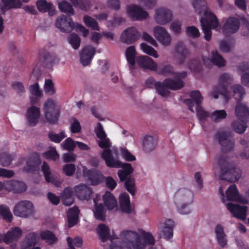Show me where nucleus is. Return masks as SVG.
Here are the masks:
<instances>
[{
  "label": "nucleus",
  "instance_id": "obj_58",
  "mask_svg": "<svg viewBox=\"0 0 249 249\" xmlns=\"http://www.w3.org/2000/svg\"><path fill=\"white\" fill-rule=\"evenodd\" d=\"M40 59L46 67L51 66L54 60V57L46 51L42 52Z\"/></svg>",
  "mask_w": 249,
  "mask_h": 249
},
{
  "label": "nucleus",
  "instance_id": "obj_5",
  "mask_svg": "<svg viewBox=\"0 0 249 249\" xmlns=\"http://www.w3.org/2000/svg\"><path fill=\"white\" fill-rule=\"evenodd\" d=\"M233 75L228 72L221 73L218 78L217 85L209 93V96L215 99H218L219 94L227 98L228 94V87L233 82Z\"/></svg>",
  "mask_w": 249,
  "mask_h": 249
},
{
  "label": "nucleus",
  "instance_id": "obj_32",
  "mask_svg": "<svg viewBox=\"0 0 249 249\" xmlns=\"http://www.w3.org/2000/svg\"><path fill=\"white\" fill-rule=\"evenodd\" d=\"M214 232L216 239L219 246L222 248H225L227 245L228 239L224 231L223 227L221 225H216L214 229Z\"/></svg>",
  "mask_w": 249,
  "mask_h": 249
},
{
  "label": "nucleus",
  "instance_id": "obj_50",
  "mask_svg": "<svg viewBox=\"0 0 249 249\" xmlns=\"http://www.w3.org/2000/svg\"><path fill=\"white\" fill-rule=\"evenodd\" d=\"M231 126L234 131L238 134L243 133L247 127L245 122L240 120L233 121Z\"/></svg>",
  "mask_w": 249,
  "mask_h": 249
},
{
  "label": "nucleus",
  "instance_id": "obj_54",
  "mask_svg": "<svg viewBox=\"0 0 249 249\" xmlns=\"http://www.w3.org/2000/svg\"><path fill=\"white\" fill-rule=\"evenodd\" d=\"M68 40L74 50H77L79 48L81 39L77 35L75 34H71L68 38Z\"/></svg>",
  "mask_w": 249,
  "mask_h": 249
},
{
  "label": "nucleus",
  "instance_id": "obj_45",
  "mask_svg": "<svg viewBox=\"0 0 249 249\" xmlns=\"http://www.w3.org/2000/svg\"><path fill=\"white\" fill-rule=\"evenodd\" d=\"M62 197L63 202L65 205L70 206L73 204L74 198L72 189L69 187L65 188L63 191Z\"/></svg>",
  "mask_w": 249,
  "mask_h": 249
},
{
  "label": "nucleus",
  "instance_id": "obj_53",
  "mask_svg": "<svg viewBox=\"0 0 249 249\" xmlns=\"http://www.w3.org/2000/svg\"><path fill=\"white\" fill-rule=\"evenodd\" d=\"M125 22V18L117 15H114L112 19L107 21V25L109 28L113 29L116 26L121 25Z\"/></svg>",
  "mask_w": 249,
  "mask_h": 249
},
{
  "label": "nucleus",
  "instance_id": "obj_15",
  "mask_svg": "<svg viewBox=\"0 0 249 249\" xmlns=\"http://www.w3.org/2000/svg\"><path fill=\"white\" fill-rule=\"evenodd\" d=\"M174 198L177 205L181 203L190 204L193 202V195L189 189L180 188L175 193Z\"/></svg>",
  "mask_w": 249,
  "mask_h": 249
},
{
  "label": "nucleus",
  "instance_id": "obj_60",
  "mask_svg": "<svg viewBox=\"0 0 249 249\" xmlns=\"http://www.w3.org/2000/svg\"><path fill=\"white\" fill-rule=\"evenodd\" d=\"M174 70L173 67L170 64H168L163 66L162 67H158V70L156 71L165 76H168L174 74Z\"/></svg>",
  "mask_w": 249,
  "mask_h": 249
},
{
  "label": "nucleus",
  "instance_id": "obj_22",
  "mask_svg": "<svg viewBox=\"0 0 249 249\" xmlns=\"http://www.w3.org/2000/svg\"><path fill=\"white\" fill-rule=\"evenodd\" d=\"M219 142L222 146V150L225 152L231 151L234 148V141L230 134L225 132L218 133Z\"/></svg>",
  "mask_w": 249,
  "mask_h": 249
},
{
  "label": "nucleus",
  "instance_id": "obj_26",
  "mask_svg": "<svg viewBox=\"0 0 249 249\" xmlns=\"http://www.w3.org/2000/svg\"><path fill=\"white\" fill-rule=\"evenodd\" d=\"M95 53V49L91 46H86L80 53L81 63L84 66L89 65Z\"/></svg>",
  "mask_w": 249,
  "mask_h": 249
},
{
  "label": "nucleus",
  "instance_id": "obj_28",
  "mask_svg": "<svg viewBox=\"0 0 249 249\" xmlns=\"http://www.w3.org/2000/svg\"><path fill=\"white\" fill-rule=\"evenodd\" d=\"M120 208L123 213H132L134 210L131 206L129 196L127 193L122 194L119 197Z\"/></svg>",
  "mask_w": 249,
  "mask_h": 249
},
{
  "label": "nucleus",
  "instance_id": "obj_34",
  "mask_svg": "<svg viewBox=\"0 0 249 249\" xmlns=\"http://www.w3.org/2000/svg\"><path fill=\"white\" fill-rule=\"evenodd\" d=\"M191 97L194 100L195 102L191 99H186L184 100V102L188 106L189 110L194 112L193 107L195 106V104H196V106H198L202 102L203 97L198 90L192 91L191 93Z\"/></svg>",
  "mask_w": 249,
  "mask_h": 249
},
{
  "label": "nucleus",
  "instance_id": "obj_1",
  "mask_svg": "<svg viewBox=\"0 0 249 249\" xmlns=\"http://www.w3.org/2000/svg\"><path fill=\"white\" fill-rule=\"evenodd\" d=\"M120 236L123 241L113 243L110 249H145L147 244L155 243L152 235L142 229L123 231Z\"/></svg>",
  "mask_w": 249,
  "mask_h": 249
},
{
  "label": "nucleus",
  "instance_id": "obj_11",
  "mask_svg": "<svg viewBox=\"0 0 249 249\" xmlns=\"http://www.w3.org/2000/svg\"><path fill=\"white\" fill-rule=\"evenodd\" d=\"M71 16L62 14L58 17L55 22V27L62 32H71L78 23L73 22Z\"/></svg>",
  "mask_w": 249,
  "mask_h": 249
},
{
  "label": "nucleus",
  "instance_id": "obj_8",
  "mask_svg": "<svg viewBox=\"0 0 249 249\" xmlns=\"http://www.w3.org/2000/svg\"><path fill=\"white\" fill-rule=\"evenodd\" d=\"M14 214L18 217L28 218L34 213V205L28 200H22L16 204L13 209Z\"/></svg>",
  "mask_w": 249,
  "mask_h": 249
},
{
  "label": "nucleus",
  "instance_id": "obj_63",
  "mask_svg": "<svg viewBox=\"0 0 249 249\" xmlns=\"http://www.w3.org/2000/svg\"><path fill=\"white\" fill-rule=\"evenodd\" d=\"M48 137L52 142L59 143L67 136L64 131H62L59 134H55L53 132L50 133L48 134Z\"/></svg>",
  "mask_w": 249,
  "mask_h": 249
},
{
  "label": "nucleus",
  "instance_id": "obj_44",
  "mask_svg": "<svg viewBox=\"0 0 249 249\" xmlns=\"http://www.w3.org/2000/svg\"><path fill=\"white\" fill-rule=\"evenodd\" d=\"M83 176L86 179L90 180L93 185L98 184L100 181V176L94 170H88L84 168L83 169Z\"/></svg>",
  "mask_w": 249,
  "mask_h": 249
},
{
  "label": "nucleus",
  "instance_id": "obj_57",
  "mask_svg": "<svg viewBox=\"0 0 249 249\" xmlns=\"http://www.w3.org/2000/svg\"><path fill=\"white\" fill-rule=\"evenodd\" d=\"M84 21L87 26L94 30H99L98 22L95 19L89 16H85L84 17Z\"/></svg>",
  "mask_w": 249,
  "mask_h": 249
},
{
  "label": "nucleus",
  "instance_id": "obj_40",
  "mask_svg": "<svg viewBox=\"0 0 249 249\" xmlns=\"http://www.w3.org/2000/svg\"><path fill=\"white\" fill-rule=\"evenodd\" d=\"M201 60L200 58H194L190 59L187 63L188 69L192 72H199L202 69Z\"/></svg>",
  "mask_w": 249,
  "mask_h": 249
},
{
  "label": "nucleus",
  "instance_id": "obj_36",
  "mask_svg": "<svg viewBox=\"0 0 249 249\" xmlns=\"http://www.w3.org/2000/svg\"><path fill=\"white\" fill-rule=\"evenodd\" d=\"M22 234V230L18 227L12 228L5 234L4 242L9 244L13 241H16L19 239Z\"/></svg>",
  "mask_w": 249,
  "mask_h": 249
},
{
  "label": "nucleus",
  "instance_id": "obj_24",
  "mask_svg": "<svg viewBox=\"0 0 249 249\" xmlns=\"http://www.w3.org/2000/svg\"><path fill=\"white\" fill-rule=\"evenodd\" d=\"M97 232L99 235L100 239L103 241L105 242L107 239H110V241H111V244L110 246V249L111 248V246L112 245L113 243L115 242H122L123 241V239L121 238L119 234L120 238L122 240L121 241H113V239H117V236L116 235H115L114 234H112V235H110V231L108 228L105 225L102 224L99 225L98 229H97ZM122 231H121L120 233H121ZM121 234V233H120Z\"/></svg>",
  "mask_w": 249,
  "mask_h": 249
},
{
  "label": "nucleus",
  "instance_id": "obj_18",
  "mask_svg": "<svg viewBox=\"0 0 249 249\" xmlns=\"http://www.w3.org/2000/svg\"><path fill=\"white\" fill-rule=\"evenodd\" d=\"M128 16L133 20H142L148 16V13L137 5L131 4L127 7Z\"/></svg>",
  "mask_w": 249,
  "mask_h": 249
},
{
  "label": "nucleus",
  "instance_id": "obj_23",
  "mask_svg": "<svg viewBox=\"0 0 249 249\" xmlns=\"http://www.w3.org/2000/svg\"><path fill=\"white\" fill-rule=\"evenodd\" d=\"M219 142L222 146V150L225 152L231 151L234 148V141L230 134L225 132L218 133Z\"/></svg>",
  "mask_w": 249,
  "mask_h": 249
},
{
  "label": "nucleus",
  "instance_id": "obj_46",
  "mask_svg": "<svg viewBox=\"0 0 249 249\" xmlns=\"http://www.w3.org/2000/svg\"><path fill=\"white\" fill-rule=\"evenodd\" d=\"M58 5L59 10L62 12L67 14V15L72 16L75 13L71 5L65 0H59L58 2Z\"/></svg>",
  "mask_w": 249,
  "mask_h": 249
},
{
  "label": "nucleus",
  "instance_id": "obj_48",
  "mask_svg": "<svg viewBox=\"0 0 249 249\" xmlns=\"http://www.w3.org/2000/svg\"><path fill=\"white\" fill-rule=\"evenodd\" d=\"M41 170L43 173L46 181L48 182H53L55 179V177L52 173L48 164L44 162L41 166Z\"/></svg>",
  "mask_w": 249,
  "mask_h": 249
},
{
  "label": "nucleus",
  "instance_id": "obj_30",
  "mask_svg": "<svg viewBox=\"0 0 249 249\" xmlns=\"http://www.w3.org/2000/svg\"><path fill=\"white\" fill-rule=\"evenodd\" d=\"M40 109L35 106H32L27 110V118L31 126H35L37 123L40 117Z\"/></svg>",
  "mask_w": 249,
  "mask_h": 249
},
{
  "label": "nucleus",
  "instance_id": "obj_12",
  "mask_svg": "<svg viewBox=\"0 0 249 249\" xmlns=\"http://www.w3.org/2000/svg\"><path fill=\"white\" fill-rule=\"evenodd\" d=\"M190 51L182 41H178L174 47L173 57L178 64L182 65L189 56Z\"/></svg>",
  "mask_w": 249,
  "mask_h": 249
},
{
  "label": "nucleus",
  "instance_id": "obj_59",
  "mask_svg": "<svg viewBox=\"0 0 249 249\" xmlns=\"http://www.w3.org/2000/svg\"><path fill=\"white\" fill-rule=\"evenodd\" d=\"M185 32L187 36L193 38H197L200 35L199 30L194 26L186 27Z\"/></svg>",
  "mask_w": 249,
  "mask_h": 249
},
{
  "label": "nucleus",
  "instance_id": "obj_61",
  "mask_svg": "<svg viewBox=\"0 0 249 249\" xmlns=\"http://www.w3.org/2000/svg\"><path fill=\"white\" fill-rule=\"evenodd\" d=\"M14 157L8 153H3L0 155V162L2 166L7 167L11 163Z\"/></svg>",
  "mask_w": 249,
  "mask_h": 249
},
{
  "label": "nucleus",
  "instance_id": "obj_62",
  "mask_svg": "<svg viewBox=\"0 0 249 249\" xmlns=\"http://www.w3.org/2000/svg\"><path fill=\"white\" fill-rule=\"evenodd\" d=\"M29 90L30 94L36 96V98H40L42 96V91L40 89L37 83L30 86Z\"/></svg>",
  "mask_w": 249,
  "mask_h": 249
},
{
  "label": "nucleus",
  "instance_id": "obj_21",
  "mask_svg": "<svg viewBox=\"0 0 249 249\" xmlns=\"http://www.w3.org/2000/svg\"><path fill=\"white\" fill-rule=\"evenodd\" d=\"M38 239L37 234L35 232L27 234L21 244V249H40L39 247H35Z\"/></svg>",
  "mask_w": 249,
  "mask_h": 249
},
{
  "label": "nucleus",
  "instance_id": "obj_29",
  "mask_svg": "<svg viewBox=\"0 0 249 249\" xmlns=\"http://www.w3.org/2000/svg\"><path fill=\"white\" fill-rule=\"evenodd\" d=\"M38 11L42 13L48 12L50 16L56 14V10L52 3L48 2L46 0H39L36 2Z\"/></svg>",
  "mask_w": 249,
  "mask_h": 249
},
{
  "label": "nucleus",
  "instance_id": "obj_41",
  "mask_svg": "<svg viewBox=\"0 0 249 249\" xmlns=\"http://www.w3.org/2000/svg\"><path fill=\"white\" fill-rule=\"evenodd\" d=\"M79 210L78 207H74L70 208L68 212V226L70 228L75 225L78 220Z\"/></svg>",
  "mask_w": 249,
  "mask_h": 249
},
{
  "label": "nucleus",
  "instance_id": "obj_35",
  "mask_svg": "<svg viewBox=\"0 0 249 249\" xmlns=\"http://www.w3.org/2000/svg\"><path fill=\"white\" fill-rule=\"evenodd\" d=\"M157 145V140L150 135L145 136L142 140V149L146 153L153 150Z\"/></svg>",
  "mask_w": 249,
  "mask_h": 249
},
{
  "label": "nucleus",
  "instance_id": "obj_25",
  "mask_svg": "<svg viewBox=\"0 0 249 249\" xmlns=\"http://www.w3.org/2000/svg\"><path fill=\"white\" fill-rule=\"evenodd\" d=\"M136 61L139 66L146 69L153 71L158 70L157 63L150 57L146 55H142L136 58Z\"/></svg>",
  "mask_w": 249,
  "mask_h": 249
},
{
  "label": "nucleus",
  "instance_id": "obj_20",
  "mask_svg": "<svg viewBox=\"0 0 249 249\" xmlns=\"http://www.w3.org/2000/svg\"><path fill=\"white\" fill-rule=\"evenodd\" d=\"M140 34L134 27L127 28L122 33L121 40L122 42L130 44L137 41L140 37Z\"/></svg>",
  "mask_w": 249,
  "mask_h": 249
},
{
  "label": "nucleus",
  "instance_id": "obj_19",
  "mask_svg": "<svg viewBox=\"0 0 249 249\" xmlns=\"http://www.w3.org/2000/svg\"><path fill=\"white\" fill-rule=\"evenodd\" d=\"M175 227L174 221L171 219H167L164 222H160L159 225V230L160 237L168 240L173 235V230Z\"/></svg>",
  "mask_w": 249,
  "mask_h": 249
},
{
  "label": "nucleus",
  "instance_id": "obj_42",
  "mask_svg": "<svg viewBox=\"0 0 249 249\" xmlns=\"http://www.w3.org/2000/svg\"><path fill=\"white\" fill-rule=\"evenodd\" d=\"M3 3L0 7V13L4 14L5 12L12 8L19 7L21 3L19 0H2Z\"/></svg>",
  "mask_w": 249,
  "mask_h": 249
},
{
  "label": "nucleus",
  "instance_id": "obj_17",
  "mask_svg": "<svg viewBox=\"0 0 249 249\" xmlns=\"http://www.w3.org/2000/svg\"><path fill=\"white\" fill-rule=\"evenodd\" d=\"M226 208L232 214L233 216L242 220H246L248 210L247 206L228 203L226 204Z\"/></svg>",
  "mask_w": 249,
  "mask_h": 249
},
{
  "label": "nucleus",
  "instance_id": "obj_56",
  "mask_svg": "<svg viewBox=\"0 0 249 249\" xmlns=\"http://www.w3.org/2000/svg\"><path fill=\"white\" fill-rule=\"evenodd\" d=\"M61 146L64 150L72 152L76 146V143L71 138H68L61 144Z\"/></svg>",
  "mask_w": 249,
  "mask_h": 249
},
{
  "label": "nucleus",
  "instance_id": "obj_16",
  "mask_svg": "<svg viewBox=\"0 0 249 249\" xmlns=\"http://www.w3.org/2000/svg\"><path fill=\"white\" fill-rule=\"evenodd\" d=\"M201 59L203 64L206 66H209L211 63H212L219 68L225 66L226 63L224 58L217 51L214 50L211 52L210 57L202 56Z\"/></svg>",
  "mask_w": 249,
  "mask_h": 249
},
{
  "label": "nucleus",
  "instance_id": "obj_33",
  "mask_svg": "<svg viewBox=\"0 0 249 249\" xmlns=\"http://www.w3.org/2000/svg\"><path fill=\"white\" fill-rule=\"evenodd\" d=\"M99 199L100 196L98 195L93 198L94 203V214L96 219L101 221H105L106 217V211L102 204L98 205V201Z\"/></svg>",
  "mask_w": 249,
  "mask_h": 249
},
{
  "label": "nucleus",
  "instance_id": "obj_49",
  "mask_svg": "<svg viewBox=\"0 0 249 249\" xmlns=\"http://www.w3.org/2000/svg\"><path fill=\"white\" fill-rule=\"evenodd\" d=\"M227 116V113L225 110H216L211 113L210 117L211 120L214 122H219L225 119Z\"/></svg>",
  "mask_w": 249,
  "mask_h": 249
},
{
  "label": "nucleus",
  "instance_id": "obj_6",
  "mask_svg": "<svg viewBox=\"0 0 249 249\" xmlns=\"http://www.w3.org/2000/svg\"><path fill=\"white\" fill-rule=\"evenodd\" d=\"M183 86V81L179 78L175 79L167 78L163 82H158L155 89L160 95L166 97L170 93L168 89L178 90L182 88Z\"/></svg>",
  "mask_w": 249,
  "mask_h": 249
},
{
  "label": "nucleus",
  "instance_id": "obj_39",
  "mask_svg": "<svg viewBox=\"0 0 249 249\" xmlns=\"http://www.w3.org/2000/svg\"><path fill=\"white\" fill-rule=\"evenodd\" d=\"M231 89L233 97L238 102L242 100L246 94L245 88L240 84L233 85Z\"/></svg>",
  "mask_w": 249,
  "mask_h": 249
},
{
  "label": "nucleus",
  "instance_id": "obj_51",
  "mask_svg": "<svg viewBox=\"0 0 249 249\" xmlns=\"http://www.w3.org/2000/svg\"><path fill=\"white\" fill-rule=\"evenodd\" d=\"M2 217L4 220L10 222L13 218V215L8 207L4 205H0V217Z\"/></svg>",
  "mask_w": 249,
  "mask_h": 249
},
{
  "label": "nucleus",
  "instance_id": "obj_9",
  "mask_svg": "<svg viewBox=\"0 0 249 249\" xmlns=\"http://www.w3.org/2000/svg\"><path fill=\"white\" fill-rule=\"evenodd\" d=\"M173 14L171 9L165 7H160L155 9L154 21L159 25H164L173 19Z\"/></svg>",
  "mask_w": 249,
  "mask_h": 249
},
{
  "label": "nucleus",
  "instance_id": "obj_37",
  "mask_svg": "<svg viewBox=\"0 0 249 249\" xmlns=\"http://www.w3.org/2000/svg\"><path fill=\"white\" fill-rule=\"evenodd\" d=\"M125 56L128 64L129 70L132 71L136 68V51L134 46H130L127 48L125 52Z\"/></svg>",
  "mask_w": 249,
  "mask_h": 249
},
{
  "label": "nucleus",
  "instance_id": "obj_2",
  "mask_svg": "<svg viewBox=\"0 0 249 249\" xmlns=\"http://www.w3.org/2000/svg\"><path fill=\"white\" fill-rule=\"evenodd\" d=\"M193 5L196 11L199 15L203 14L204 17L200 20L201 25L204 38L209 41L212 37V28L218 30V21L215 15L207 9V2L205 0H194Z\"/></svg>",
  "mask_w": 249,
  "mask_h": 249
},
{
  "label": "nucleus",
  "instance_id": "obj_52",
  "mask_svg": "<svg viewBox=\"0 0 249 249\" xmlns=\"http://www.w3.org/2000/svg\"><path fill=\"white\" fill-rule=\"evenodd\" d=\"M130 174L126 179V181L125 182V187L127 191L132 196L134 195L136 192V187L135 180L134 178H132L130 176Z\"/></svg>",
  "mask_w": 249,
  "mask_h": 249
},
{
  "label": "nucleus",
  "instance_id": "obj_3",
  "mask_svg": "<svg viewBox=\"0 0 249 249\" xmlns=\"http://www.w3.org/2000/svg\"><path fill=\"white\" fill-rule=\"evenodd\" d=\"M101 156L105 160L108 167H122L123 169L118 171V175L121 181H124L128 175L133 172V169L131 164L123 163L119 160L118 151L115 147L104 150L101 153Z\"/></svg>",
  "mask_w": 249,
  "mask_h": 249
},
{
  "label": "nucleus",
  "instance_id": "obj_13",
  "mask_svg": "<svg viewBox=\"0 0 249 249\" xmlns=\"http://www.w3.org/2000/svg\"><path fill=\"white\" fill-rule=\"evenodd\" d=\"M74 193L77 198L82 201L89 200L93 194L92 189L83 183L75 186L74 187Z\"/></svg>",
  "mask_w": 249,
  "mask_h": 249
},
{
  "label": "nucleus",
  "instance_id": "obj_10",
  "mask_svg": "<svg viewBox=\"0 0 249 249\" xmlns=\"http://www.w3.org/2000/svg\"><path fill=\"white\" fill-rule=\"evenodd\" d=\"M223 189L222 187H219L218 192L221 195L222 199L223 202H225L226 199L227 200L235 201L241 203L247 202V200L244 198V196L239 194L235 185H231L228 187L226 191V198H225Z\"/></svg>",
  "mask_w": 249,
  "mask_h": 249
},
{
  "label": "nucleus",
  "instance_id": "obj_64",
  "mask_svg": "<svg viewBox=\"0 0 249 249\" xmlns=\"http://www.w3.org/2000/svg\"><path fill=\"white\" fill-rule=\"evenodd\" d=\"M44 155L46 159L53 160H55L59 158V155L55 147H52L49 150L45 152Z\"/></svg>",
  "mask_w": 249,
  "mask_h": 249
},
{
  "label": "nucleus",
  "instance_id": "obj_55",
  "mask_svg": "<svg viewBox=\"0 0 249 249\" xmlns=\"http://www.w3.org/2000/svg\"><path fill=\"white\" fill-rule=\"evenodd\" d=\"M141 48L144 53L154 58H158L159 57L157 52L153 47L149 46L146 43H142L141 44Z\"/></svg>",
  "mask_w": 249,
  "mask_h": 249
},
{
  "label": "nucleus",
  "instance_id": "obj_43",
  "mask_svg": "<svg viewBox=\"0 0 249 249\" xmlns=\"http://www.w3.org/2000/svg\"><path fill=\"white\" fill-rule=\"evenodd\" d=\"M235 113L239 119H243L249 116V109L245 104L239 101L236 105Z\"/></svg>",
  "mask_w": 249,
  "mask_h": 249
},
{
  "label": "nucleus",
  "instance_id": "obj_7",
  "mask_svg": "<svg viewBox=\"0 0 249 249\" xmlns=\"http://www.w3.org/2000/svg\"><path fill=\"white\" fill-rule=\"evenodd\" d=\"M43 110L44 116L50 123H54L58 120L59 110L55 100L52 98L47 99L43 104Z\"/></svg>",
  "mask_w": 249,
  "mask_h": 249
},
{
  "label": "nucleus",
  "instance_id": "obj_27",
  "mask_svg": "<svg viewBox=\"0 0 249 249\" xmlns=\"http://www.w3.org/2000/svg\"><path fill=\"white\" fill-rule=\"evenodd\" d=\"M240 27L239 20L236 18H229L223 27V30L225 34H233L236 33Z\"/></svg>",
  "mask_w": 249,
  "mask_h": 249
},
{
  "label": "nucleus",
  "instance_id": "obj_4",
  "mask_svg": "<svg viewBox=\"0 0 249 249\" xmlns=\"http://www.w3.org/2000/svg\"><path fill=\"white\" fill-rule=\"evenodd\" d=\"M217 163L221 169L219 178L221 180L229 182H235L241 178L242 174L241 170L235 168L230 164L227 161L225 156H219L217 159Z\"/></svg>",
  "mask_w": 249,
  "mask_h": 249
},
{
  "label": "nucleus",
  "instance_id": "obj_14",
  "mask_svg": "<svg viewBox=\"0 0 249 249\" xmlns=\"http://www.w3.org/2000/svg\"><path fill=\"white\" fill-rule=\"evenodd\" d=\"M153 34L156 38L163 46H168L171 43V36L167 30L161 26L154 28Z\"/></svg>",
  "mask_w": 249,
  "mask_h": 249
},
{
  "label": "nucleus",
  "instance_id": "obj_47",
  "mask_svg": "<svg viewBox=\"0 0 249 249\" xmlns=\"http://www.w3.org/2000/svg\"><path fill=\"white\" fill-rule=\"evenodd\" d=\"M40 236L42 240H45L49 244H52L55 243L57 238L53 233L48 230L42 231L40 232Z\"/></svg>",
  "mask_w": 249,
  "mask_h": 249
},
{
  "label": "nucleus",
  "instance_id": "obj_31",
  "mask_svg": "<svg viewBox=\"0 0 249 249\" xmlns=\"http://www.w3.org/2000/svg\"><path fill=\"white\" fill-rule=\"evenodd\" d=\"M5 188L15 193H21L26 190V187L25 183L22 181L17 180H10L5 183Z\"/></svg>",
  "mask_w": 249,
  "mask_h": 249
},
{
  "label": "nucleus",
  "instance_id": "obj_38",
  "mask_svg": "<svg viewBox=\"0 0 249 249\" xmlns=\"http://www.w3.org/2000/svg\"><path fill=\"white\" fill-rule=\"evenodd\" d=\"M104 202L109 210L117 209V202L113 195L110 192H106L103 196Z\"/></svg>",
  "mask_w": 249,
  "mask_h": 249
}]
</instances>
